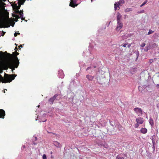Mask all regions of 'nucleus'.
Here are the masks:
<instances>
[{"label": "nucleus", "mask_w": 159, "mask_h": 159, "mask_svg": "<svg viewBox=\"0 0 159 159\" xmlns=\"http://www.w3.org/2000/svg\"><path fill=\"white\" fill-rule=\"evenodd\" d=\"M147 130L146 128H142L140 130L141 132L143 134H145L147 133Z\"/></svg>", "instance_id": "a878e982"}, {"label": "nucleus", "mask_w": 159, "mask_h": 159, "mask_svg": "<svg viewBox=\"0 0 159 159\" xmlns=\"http://www.w3.org/2000/svg\"><path fill=\"white\" fill-rule=\"evenodd\" d=\"M136 121L138 124H141L143 122V120L142 118L139 117L136 119Z\"/></svg>", "instance_id": "f8f14e48"}, {"label": "nucleus", "mask_w": 159, "mask_h": 159, "mask_svg": "<svg viewBox=\"0 0 159 159\" xmlns=\"http://www.w3.org/2000/svg\"><path fill=\"white\" fill-rule=\"evenodd\" d=\"M86 78L89 80V81H92L94 78V76H93L89 75H87L86 76Z\"/></svg>", "instance_id": "412c9836"}, {"label": "nucleus", "mask_w": 159, "mask_h": 159, "mask_svg": "<svg viewBox=\"0 0 159 159\" xmlns=\"http://www.w3.org/2000/svg\"><path fill=\"white\" fill-rule=\"evenodd\" d=\"M40 120L39 121L40 122H45L47 121V120L46 119H45L44 120H43L42 119H40Z\"/></svg>", "instance_id": "ea45409f"}, {"label": "nucleus", "mask_w": 159, "mask_h": 159, "mask_svg": "<svg viewBox=\"0 0 159 159\" xmlns=\"http://www.w3.org/2000/svg\"><path fill=\"white\" fill-rule=\"evenodd\" d=\"M14 19V21H16V22H17L18 21V20L17 19Z\"/></svg>", "instance_id": "8fccbe9b"}, {"label": "nucleus", "mask_w": 159, "mask_h": 159, "mask_svg": "<svg viewBox=\"0 0 159 159\" xmlns=\"http://www.w3.org/2000/svg\"><path fill=\"white\" fill-rule=\"evenodd\" d=\"M92 67H93V69L94 68H95L96 67V66H92Z\"/></svg>", "instance_id": "bf43d9fd"}, {"label": "nucleus", "mask_w": 159, "mask_h": 159, "mask_svg": "<svg viewBox=\"0 0 159 159\" xmlns=\"http://www.w3.org/2000/svg\"><path fill=\"white\" fill-rule=\"evenodd\" d=\"M25 148V145H23L22 146L21 149H24V148Z\"/></svg>", "instance_id": "603ef678"}, {"label": "nucleus", "mask_w": 159, "mask_h": 159, "mask_svg": "<svg viewBox=\"0 0 159 159\" xmlns=\"http://www.w3.org/2000/svg\"><path fill=\"white\" fill-rule=\"evenodd\" d=\"M58 76L59 78L61 79L63 78L64 77V74L62 70H61L58 71Z\"/></svg>", "instance_id": "9b49d317"}, {"label": "nucleus", "mask_w": 159, "mask_h": 159, "mask_svg": "<svg viewBox=\"0 0 159 159\" xmlns=\"http://www.w3.org/2000/svg\"><path fill=\"white\" fill-rule=\"evenodd\" d=\"M15 50H16V51H17V47H16L15 48Z\"/></svg>", "instance_id": "4d7b16f0"}, {"label": "nucleus", "mask_w": 159, "mask_h": 159, "mask_svg": "<svg viewBox=\"0 0 159 159\" xmlns=\"http://www.w3.org/2000/svg\"><path fill=\"white\" fill-rule=\"evenodd\" d=\"M76 2L77 0H71L69 6L72 7H77L78 4H76Z\"/></svg>", "instance_id": "1a4fd4ad"}, {"label": "nucleus", "mask_w": 159, "mask_h": 159, "mask_svg": "<svg viewBox=\"0 0 159 159\" xmlns=\"http://www.w3.org/2000/svg\"><path fill=\"white\" fill-rule=\"evenodd\" d=\"M124 156L125 157H127V155L126 154H123Z\"/></svg>", "instance_id": "13d9d810"}, {"label": "nucleus", "mask_w": 159, "mask_h": 159, "mask_svg": "<svg viewBox=\"0 0 159 159\" xmlns=\"http://www.w3.org/2000/svg\"><path fill=\"white\" fill-rule=\"evenodd\" d=\"M17 33H15L14 34V35L15 37H16L17 36Z\"/></svg>", "instance_id": "5fc2aeb1"}, {"label": "nucleus", "mask_w": 159, "mask_h": 159, "mask_svg": "<svg viewBox=\"0 0 159 159\" xmlns=\"http://www.w3.org/2000/svg\"><path fill=\"white\" fill-rule=\"evenodd\" d=\"M42 157H43V159H47L46 156L45 154L43 155Z\"/></svg>", "instance_id": "4c0bfd02"}, {"label": "nucleus", "mask_w": 159, "mask_h": 159, "mask_svg": "<svg viewBox=\"0 0 159 159\" xmlns=\"http://www.w3.org/2000/svg\"><path fill=\"white\" fill-rule=\"evenodd\" d=\"M152 83L151 80H147L146 81V84H145L143 85V89H145L147 87V86H148V85H150Z\"/></svg>", "instance_id": "ddd939ff"}, {"label": "nucleus", "mask_w": 159, "mask_h": 159, "mask_svg": "<svg viewBox=\"0 0 159 159\" xmlns=\"http://www.w3.org/2000/svg\"><path fill=\"white\" fill-rule=\"evenodd\" d=\"M145 12V11L144 10H142L141 11H139L138 12V13H144Z\"/></svg>", "instance_id": "f704fd0d"}, {"label": "nucleus", "mask_w": 159, "mask_h": 159, "mask_svg": "<svg viewBox=\"0 0 159 159\" xmlns=\"http://www.w3.org/2000/svg\"><path fill=\"white\" fill-rule=\"evenodd\" d=\"M17 14H14V15H13V17H16V18H19V15H20V14L19 15H18Z\"/></svg>", "instance_id": "7c9ffc66"}, {"label": "nucleus", "mask_w": 159, "mask_h": 159, "mask_svg": "<svg viewBox=\"0 0 159 159\" xmlns=\"http://www.w3.org/2000/svg\"><path fill=\"white\" fill-rule=\"evenodd\" d=\"M95 79H96L97 80V82H98V83H99L98 82V76H95Z\"/></svg>", "instance_id": "49530a36"}, {"label": "nucleus", "mask_w": 159, "mask_h": 159, "mask_svg": "<svg viewBox=\"0 0 159 159\" xmlns=\"http://www.w3.org/2000/svg\"><path fill=\"white\" fill-rule=\"evenodd\" d=\"M155 141H156V140H152V143L153 145H154V144H155Z\"/></svg>", "instance_id": "a18cd8bd"}, {"label": "nucleus", "mask_w": 159, "mask_h": 159, "mask_svg": "<svg viewBox=\"0 0 159 159\" xmlns=\"http://www.w3.org/2000/svg\"><path fill=\"white\" fill-rule=\"evenodd\" d=\"M121 159H125L124 158V157H121Z\"/></svg>", "instance_id": "052dcab7"}, {"label": "nucleus", "mask_w": 159, "mask_h": 159, "mask_svg": "<svg viewBox=\"0 0 159 159\" xmlns=\"http://www.w3.org/2000/svg\"><path fill=\"white\" fill-rule=\"evenodd\" d=\"M5 33L6 32H4L3 31H0V37L2 36H3Z\"/></svg>", "instance_id": "c85d7f7f"}, {"label": "nucleus", "mask_w": 159, "mask_h": 159, "mask_svg": "<svg viewBox=\"0 0 159 159\" xmlns=\"http://www.w3.org/2000/svg\"><path fill=\"white\" fill-rule=\"evenodd\" d=\"M154 32V31H153L152 30L150 29L149 30V31L148 32V35H149L151 34H152Z\"/></svg>", "instance_id": "c756f323"}, {"label": "nucleus", "mask_w": 159, "mask_h": 159, "mask_svg": "<svg viewBox=\"0 0 159 159\" xmlns=\"http://www.w3.org/2000/svg\"><path fill=\"white\" fill-rule=\"evenodd\" d=\"M52 152H51L50 153L51 154H52Z\"/></svg>", "instance_id": "338daca9"}, {"label": "nucleus", "mask_w": 159, "mask_h": 159, "mask_svg": "<svg viewBox=\"0 0 159 159\" xmlns=\"http://www.w3.org/2000/svg\"><path fill=\"white\" fill-rule=\"evenodd\" d=\"M156 88L157 89H159V84H157V85Z\"/></svg>", "instance_id": "de8ad7c7"}, {"label": "nucleus", "mask_w": 159, "mask_h": 159, "mask_svg": "<svg viewBox=\"0 0 159 159\" xmlns=\"http://www.w3.org/2000/svg\"><path fill=\"white\" fill-rule=\"evenodd\" d=\"M143 86L141 87L139 86L138 87L139 91L142 93H144L145 92L143 90Z\"/></svg>", "instance_id": "b1692460"}, {"label": "nucleus", "mask_w": 159, "mask_h": 159, "mask_svg": "<svg viewBox=\"0 0 159 159\" xmlns=\"http://www.w3.org/2000/svg\"><path fill=\"white\" fill-rule=\"evenodd\" d=\"M46 115H47V114H45V113H44V114H43V115L42 117H44V118L45 117V116H46Z\"/></svg>", "instance_id": "c03bdc74"}, {"label": "nucleus", "mask_w": 159, "mask_h": 159, "mask_svg": "<svg viewBox=\"0 0 159 159\" xmlns=\"http://www.w3.org/2000/svg\"><path fill=\"white\" fill-rule=\"evenodd\" d=\"M117 16V22L121 21V19L122 17V16L119 12H118Z\"/></svg>", "instance_id": "6ab92c4d"}, {"label": "nucleus", "mask_w": 159, "mask_h": 159, "mask_svg": "<svg viewBox=\"0 0 159 159\" xmlns=\"http://www.w3.org/2000/svg\"><path fill=\"white\" fill-rule=\"evenodd\" d=\"M53 144L57 148H60L61 147V145L57 141H54Z\"/></svg>", "instance_id": "4468645a"}, {"label": "nucleus", "mask_w": 159, "mask_h": 159, "mask_svg": "<svg viewBox=\"0 0 159 159\" xmlns=\"http://www.w3.org/2000/svg\"><path fill=\"white\" fill-rule=\"evenodd\" d=\"M131 46V44H128L127 47L129 48Z\"/></svg>", "instance_id": "3c124183"}, {"label": "nucleus", "mask_w": 159, "mask_h": 159, "mask_svg": "<svg viewBox=\"0 0 159 159\" xmlns=\"http://www.w3.org/2000/svg\"><path fill=\"white\" fill-rule=\"evenodd\" d=\"M157 74H158V75H157V77H159V72L157 73Z\"/></svg>", "instance_id": "e2e57ef3"}, {"label": "nucleus", "mask_w": 159, "mask_h": 159, "mask_svg": "<svg viewBox=\"0 0 159 159\" xmlns=\"http://www.w3.org/2000/svg\"><path fill=\"white\" fill-rule=\"evenodd\" d=\"M5 115V111L3 110L0 109V118H3Z\"/></svg>", "instance_id": "2eb2a0df"}, {"label": "nucleus", "mask_w": 159, "mask_h": 159, "mask_svg": "<svg viewBox=\"0 0 159 159\" xmlns=\"http://www.w3.org/2000/svg\"><path fill=\"white\" fill-rule=\"evenodd\" d=\"M153 59H150L149 61V62H148V63L150 64H151V63H152L153 62Z\"/></svg>", "instance_id": "a19ab883"}, {"label": "nucleus", "mask_w": 159, "mask_h": 159, "mask_svg": "<svg viewBox=\"0 0 159 159\" xmlns=\"http://www.w3.org/2000/svg\"><path fill=\"white\" fill-rule=\"evenodd\" d=\"M127 44H128L127 43H124L123 44H122L121 45V46L124 47H126Z\"/></svg>", "instance_id": "58836bf2"}, {"label": "nucleus", "mask_w": 159, "mask_h": 159, "mask_svg": "<svg viewBox=\"0 0 159 159\" xmlns=\"http://www.w3.org/2000/svg\"><path fill=\"white\" fill-rule=\"evenodd\" d=\"M59 95L58 94H56L52 97L51 98L48 100V102L51 104H52L55 100H58L60 98L58 96Z\"/></svg>", "instance_id": "7ed1b4c3"}, {"label": "nucleus", "mask_w": 159, "mask_h": 159, "mask_svg": "<svg viewBox=\"0 0 159 159\" xmlns=\"http://www.w3.org/2000/svg\"><path fill=\"white\" fill-rule=\"evenodd\" d=\"M93 70V68L92 66H89L88 67L86 70V71H87V73L91 74Z\"/></svg>", "instance_id": "f3484780"}, {"label": "nucleus", "mask_w": 159, "mask_h": 159, "mask_svg": "<svg viewBox=\"0 0 159 159\" xmlns=\"http://www.w3.org/2000/svg\"><path fill=\"white\" fill-rule=\"evenodd\" d=\"M152 140H156V136L155 135H153L152 137Z\"/></svg>", "instance_id": "c9c22d12"}, {"label": "nucleus", "mask_w": 159, "mask_h": 159, "mask_svg": "<svg viewBox=\"0 0 159 159\" xmlns=\"http://www.w3.org/2000/svg\"><path fill=\"white\" fill-rule=\"evenodd\" d=\"M139 124H138L137 123L136 124H135L134 127L135 128H138L139 126Z\"/></svg>", "instance_id": "79ce46f5"}, {"label": "nucleus", "mask_w": 159, "mask_h": 159, "mask_svg": "<svg viewBox=\"0 0 159 159\" xmlns=\"http://www.w3.org/2000/svg\"><path fill=\"white\" fill-rule=\"evenodd\" d=\"M147 87L145 89L148 92H151L152 90V84L150 85H149L148 86H147Z\"/></svg>", "instance_id": "a211bd4d"}, {"label": "nucleus", "mask_w": 159, "mask_h": 159, "mask_svg": "<svg viewBox=\"0 0 159 159\" xmlns=\"http://www.w3.org/2000/svg\"><path fill=\"white\" fill-rule=\"evenodd\" d=\"M17 76L16 75H8V74L5 73V78L6 79L8 80H11V81L13 80H14L15 77Z\"/></svg>", "instance_id": "39448f33"}, {"label": "nucleus", "mask_w": 159, "mask_h": 159, "mask_svg": "<svg viewBox=\"0 0 159 159\" xmlns=\"http://www.w3.org/2000/svg\"><path fill=\"white\" fill-rule=\"evenodd\" d=\"M48 132L49 133V134H52V132H48Z\"/></svg>", "instance_id": "680f3d73"}, {"label": "nucleus", "mask_w": 159, "mask_h": 159, "mask_svg": "<svg viewBox=\"0 0 159 159\" xmlns=\"http://www.w3.org/2000/svg\"><path fill=\"white\" fill-rule=\"evenodd\" d=\"M19 54L16 52H13L12 54L7 53V51L4 52H0V60H3L7 61V65L13 71L15 68H17L19 64V60L17 56Z\"/></svg>", "instance_id": "f257e3e1"}, {"label": "nucleus", "mask_w": 159, "mask_h": 159, "mask_svg": "<svg viewBox=\"0 0 159 159\" xmlns=\"http://www.w3.org/2000/svg\"><path fill=\"white\" fill-rule=\"evenodd\" d=\"M119 6L120 5L119 4V3H117V2H116L115 3V4H114V8H115V11H116L117 8V7H118V8L119 9H120V7H119Z\"/></svg>", "instance_id": "393cba45"}, {"label": "nucleus", "mask_w": 159, "mask_h": 159, "mask_svg": "<svg viewBox=\"0 0 159 159\" xmlns=\"http://www.w3.org/2000/svg\"><path fill=\"white\" fill-rule=\"evenodd\" d=\"M132 9L131 8H127L125 9V12H128L129 11H132Z\"/></svg>", "instance_id": "cd10ccee"}, {"label": "nucleus", "mask_w": 159, "mask_h": 159, "mask_svg": "<svg viewBox=\"0 0 159 159\" xmlns=\"http://www.w3.org/2000/svg\"><path fill=\"white\" fill-rule=\"evenodd\" d=\"M136 59H137L139 57V52L138 51H137L136 52Z\"/></svg>", "instance_id": "473e14b6"}, {"label": "nucleus", "mask_w": 159, "mask_h": 159, "mask_svg": "<svg viewBox=\"0 0 159 159\" xmlns=\"http://www.w3.org/2000/svg\"><path fill=\"white\" fill-rule=\"evenodd\" d=\"M34 139H33V140H34L35 141H36L37 140V138L36 137H34Z\"/></svg>", "instance_id": "09e8293b"}, {"label": "nucleus", "mask_w": 159, "mask_h": 159, "mask_svg": "<svg viewBox=\"0 0 159 159\" xmlns=\"http://www.w3.org/2000/svg\"><path fill=\"white\" fill-rule=\"evenodd\" d=\"M6 61V66L2 63L0 61V74L3 72V70L4 68L7 69L9 67L7 65V61Z\"/></svg>", "instance_id": "423d86ee"}, {"label": "nucleus", "mask_w": 159, "mask_h": 159, "mask_svg": "<svg viewBox=\"0 0 159 159\" xmlns=\"http://www.w3.org/2000/svg\"><path fill=\"white\" fill-rule=\"evenodd\" d=\"M18 4V5H17L16 4H15V6L13 7V9L15 10V12L16 14H19L21 11H19V9L20 8V7L21 4Z\"/></svg>", "instance_id": "6e6552de"}, {"label": "nucleus", "mask_w": 159, "mask_h": 159, "mask_svg": "<svg viewBox=\"0 0 159 159\" xmlns=\"http://www.w3.org/2000/svg\"><path fill=\"white\" fill-rule=\"evenodd\" d=\"M20 47H21V48H22V45H20V46H19V50H20Z\"/></svg>", "instance_id": "6e6d98bb"}, {"label": "nucleus", "mask_w": 159, "mask_h": 159, "mask_svg": "<svg viewBox=\"0 0 159 159\" xmlns=\"http://www.w3.org/2000/svg\"><path fill=\"white\" fill-rule=\"evenodd\" d=\"M151 48V46L150 44L147 45L144 49V51L145 52H148V51Z\"/></svg>", "instance_id": "aec40b11"}, {"label": "nucleus", "mask_w": 159, "mask_h": 159, "mask_svg": "<svg viewBox=\"0 0 159 159\" xmlns=\"http://www.w3.org/2000/svg\"><path fill=\"white\" fill-rule=\"evenodd\" d=\"M88 53L89 54V61L90 62V61H91L93 59L94 57L90 51L89 52H88Z\"/></svg>", "instance_id": "dca6fc26"}, {"label": "nucleus", "mask_w": 159, "mask_h": 159, "mask_svg": "<svg viewBox=\"0 0 159 159\" xmlns=\"http://www.w3.org/2000/svg\"><path fill=\"white\" fill-rule=\"evenodd\" d=\"M149 123L150 125L152 126L154 124V122L153 121V120L152 118V117H150L149 120Z\"/></svg>", "instance_id": "5701e85b"}, {"label": "nucleus", "mask_w": 159, "mask_h": 159, "mask_svg": "<svg viewBox=\"0 0 159 159\" xmlns=\"http://www.w3.org/2000/svg\"><path fill=\"white\" fill-rule=\"evenodd\" d=\"M82 64H83V65H84V66H85V65L84 63H82Z\"/></svg>", "instance_id": "69168bd1"}, {"label": "nucleus", "mask_w": 159, "mask_h": 159, "mask_svg": "<svg viewBox=\"0 0 159 159\" xmlns=\"http://www.w3.org/2000/svg\"><path fill=\"white\" fill-rule=\"evenodd\" d=\"M17 34H19V35H20V33H17Z\"/></svg>", "instance_id": "0e129e2a"}, {"label": "nucleus", "mask_w": 159, "mask_h": 159, "mask_svg": "<svg viewBox=\"0 0 159 159\" xmlns=\"http://www.w3.org/2000/svg\"><path fill=\"white\" fill-rule=\"evenodd\" d=\"M123 24L121 21L117 22V26L116 28V30L117 31H119L123 27Z\"/></svg>", "instance_id": "9d476101"}, {"label": "nucleus", "mask_w": 159, "mask_h": 159, "mask_svg": "<svg viewBox=\"0 0 159 159\" xmlns=\"http://www.w3.org/2000/svg\"><path fill=\"white\" fill-rule=\"evenodd\" d=\"M116 159H121V157L119 155L117 156L116 158Z\"/></svg>", "instance_id": "37998d69"}, {"label": "nucleus", "mask_w": 159, "mask_h": 159, "mask_svg": "<svg viewBox=\"0 0 159 159\" xmlns=\"http://www.w3.org/2000/svg\"><path fill=\"white\" fill-rule=\"evenodd\" d=\"M3 91V92H4V93H5V90Z\"/></svg>", "instance_id": "774afa93"}, {"label": "nucleus", "mask_w": 159, "mask_h": 159, "mask_svg": "<svg viewBox=\"0 0 159 159\" xmlns=\"http://www.w3.org/2000/svg\"><path fill=\"white\" fill-rule=\"evenodd\" d=\"M0 4L2 7H4L5 5H6L4 2H0Z\"/></svg>", "instance_id": "72a5a7b5"}, {"label": "nucleus", "mask_w": 159, "mask_h": 159, "mask_svg": "<svg viewBox=\"0 0 159 159\" xmlns=\"http://www.w3.org/2000/svg\"><path fill=\"white\" fill-rule=\"evenodd\" d=\"M125 1L124 0H120L118 3L120 6H121L123 4L125 3Z\"/></svg>", "instance_id": "bb28decb"}, {"label": "nucleus", "mask_w": 159, "mask_h": 159, "mask_svg": "<svg viewBox=\"0 0 159 159\" xmlns=\"http://www.w3.org/2000/svg\"><path fill=\"white\" fill-rule=\"evenodd\" d=\"M148 2V1L147 0H146L145 1H144L141 5L140 7H142L145 4H146Z\"/></svg>", "instance_id": "2f4dec72"}, {"label": "nucleus", "mask_w": 159, "mask_h": 159, "mask_svg": "<svg viewBox=\"0 0 159 159\" xmlns=\"http://www.w3.org/2000/svg\"><path fill=\"white\" fill-rule=\"evenodd\" d=\"M15 24V23L13 22L12 24H11V25L13 27Z\"/></svg>", "instance_id": "864d4df0"}, {"label": "nucleus", "mask_w": 159, "mask_h": 159, "mask_svg": "<svg viewBox=\"0 0 159 159\" xmlns=\"http://www.w3.org/2000/svg\"><path fill=\"white\" fill-rule=\"evenodd\" d=\"M20 11H21V12L19 13L20 16H19V18H20L22 20H25V18L23 17V10H20Z\"/></svg>", "instance_id": "4be33fe9"}, {"label": "nucleus", "mask_w": 159, "mask_h": 159, "mask_svg": "<svg viewBox=\"0 0 159 159\" xmlns=\"http://www.w3.org/2000/svg\"><path fill=\"white\" fill-rule=\"evenodd\" d=\"M96 143L99 146H102L106 148H109L108 144L104 141H101L98 142L96 141Z\"/></svg>", "instance_id": "20e7f679"}, {"label": "nucleus", "mask_w": 159, "mask_h": 159, "mask_svg": "<svg viewBox=\"0 0 159 159\" xmlns=\"http://www.w3.org/2000/svg\"><path fill=\"white\" fill-rule=\"evenodd\" d=\"M134 110L139 116L142 115L143 114V111L140 108L136 107Z\"/></svg>", "instance_id": "0eeeda50"}, {"label": "nucleus", "mask_w": 159, "mask_h": 159, "mask_svg": "<svg viewBox=\"0 0 159 159\" xmlns=\"http://www.w3.org/2000/svg\"><path fill=\"white\" fill-rule=\"evenodd\" d=\"M145 45L146 43H143L140 45V46L141 47L143 48L145 46Z\"/></svg>", "instance_id": "e433bc0d"}, {"label": "nucleus", "mask_w": 159, "mask_h": 159, "mask_svg": "<svg viewBox=\"0 0 159 159\" xmlns=\"http://www.w3.org/2000/svg\"><path fill=\"white\" fill-rule=\"evenodd\" d=\"M12 21L10 19H7L6 17H3L0 19V28L9 27L10 24Z\"/></svg>", "instance_id": "f03ea898"}]
</instances>
